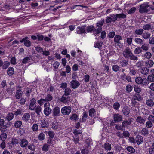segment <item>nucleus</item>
Returning a JSON list of instances; mask_svg holds the SVG:
<instances>
[{"mask_svg": "<svg viewBox=\"0 0 154 154\" xmlns=\"http://www.w3.org/2000/svg\"><path fill=\"white\" fill-rule=\"evenodd\" d=\"M124 57L127 59L129 58L130 60H138L137 57L134 55L128 47H127L123 52Z\"/></svg>", "mask_w": 154, "mask_h": 154, "instance_id": "nucleus-1", "label": "nucleus"}, {"mask_svg": "<svg viewBox=\"0 0 154 154\" xmlns=\"http://www.w3.org/2000/svg\"><path fill=\"white\" fill-rule=\"evenodd\" d=\"M149 5L148 3L146 2L140 5L139 12L140 13L147 12L149 11Z\"/></svg>", "mask_w": 154, "mask_h": 154, "instance_id": "nucleus-2", "label": "nucleus"}, {"mask_svg": "<svg viewBox=\"0 0 154 154\" xmlns=\"http://www.w3.org/2000/svg\"><path fill=\"white\" fill-rule=\"evenodd\" d=\"M135 82L138 84L146 86L148 84V80L146 78H142L141 77H137L135 79Z\"/></svg>", "mask_w": 154, "mask_h": 154, "instance_id": "nucleus-3", "label": "nucleus"}, {"mask_svg": "<svg viewBox=\"0 0 154 154\" xmlns=\"http://www.w3.org/2000/svg\"><path fill=\"white\" fill-rule=\"evenodd\" d=\"M50 104L49 102H46L44 104V113L46 116L49 115L52 112V109L50 107Z\"/></svg>", "mask_w": 154, "mask_h": 154, "instance_id": "nucleus-4", "label": "nucleus"}, {"mask_svg": "<svg viewBox=\"0 0 154 154\" xmlns=\"http://www.w3.org/2000/svg\"><path fill=\"white\" fill-rule=\"evenodd\" d=\"M61 111L63 114L68 115L71 113V108L69 106H66L61 109Z\"/></svg>", "mask_w": 154, "mask_h": 154, "instance_id": "nucleus-5", "label": "nucleus"}, {"mask_svg": "<svg viewBox=\"0 0 154 154\" xmlns=\"http://www.w3.org/2000/svg\"><path fill=\"white\" fill-rule=\"evenodd\" d=\"M132 118L129 117L127 119L124 120L122 123V127L124 128H128V126L131 125L132 122Z\"/></svg>", "mask_w": 154, "mask_h": 154, "instance_id": "nucleus-6", "label": "nucleus"}, {"mask_svg": "<svg viewBox=\"0 0 154 154\" xmlns=\"http://www.w3.org/2000/svg\"><path fill=\"white\" fill-rule=\"evenodd\" d=\"M70 84L71 87L73 89L76 88L80 85L79 82L75 79L72 80L70 82Z\"/></svg>", "mask_w": 154, "mask_h": 154, "instance_id": "nucleus-7", "label": "nucleus"}, {"mask_svg": "<svg viewBox=\"0 0 154 154\" xmlns=\"http://www.w3.org/2000/svg\"><path fill=\"white\" fill-rule=\"evenodd\" d=\"M53 116L54 117L60 115V109L58 107H55L53 109Z\"/></svg>", "mask_w": 154, "mask_h": 154, "instance_id": "nucleus-8", "label": "nucleus"}, {"mask_svg": "<svg viewBox=\"0 0 154 154\" xmlns=\"http://www.w3.org/2000/svg\"><path fill=\"white\" fill-rule=\"evenodd\" d=\"M70 100V97L69 96L63 95L60 99V101L63 103H66L69 102Z\"/></svg>", "mask_w": 154, "mask_h": 154, "instance_id": "nucleus-9", "label": "nucleus"}, {"mask_svg": "<svg viewBox=\"0 0 154 154\" xmlns=\"http://www.w3.org/2000/svg\"><path fill=\"white\" fill-rule=\"evenodd\" d=\"M85 27L83 26H78L76 29L77 33L79 34H82L85 33Z\"/></svg>", "mask_w": 154, "mask_h": 154, "instance_id": "nucleus-10", "label": "nucleus"}, {"mask_svg": "<svg viewBox=\"0 0 154 154\" xmlns=\"http://www.w3.org/2000/svg\"><path fill=\"white\" fill-rule=\"evenodd\" d=\"M29 109L31 110H34L36 107L35 104L36 103V100L34 98H32L30 101Z\"/></svg>", "mask_w": 154, "mask_h": 154, "instance_id": "nucleus-11", "label": "nucleus"}, {"mask_svg": "<svg viewBox=\"0 0 154 154\" xmlns=\"http://www.w3.org/2000/svg\"><path fill=\"white\" fill-rule=\"evenodd\" d=\"M146 120L141 116H138L136 119L135 122L140 124H144Z\"/></svg>", "mask_w": 154, "mask_h": 154, "instance_id": "nucleus-12", "label": "nucleus"}, {"mask_svg": "<svg viewBox=\"0 0 154 154\" xmlns=\"http://www.w3.org/2000/svg\"><path fill=\"white\" fill-rule=\"evenodd\" d=\"M114 120L115 122L121 121L122 119V116L119 114H115L113 116Z\"/></svg>", "mask_w": 154, "mask_h": 154, "instance_id": "nucleus-13", "label": "nucleus"}, {"mask_svg": "<svg viewBox=\"0 0 154 154\" xmlns=\"http://www.w3.org/2000/svg\"><path fill=\"white\" fill-rule=\"evenodd\" d=\"M20 145L22 147H25L27 146L28 144V141L26 139L20 140Z\"/></svg>", "mask_w": 154, "mask_h": 154, "instance_id": "nucleus-14", "label": "nucleus"}, {"mask_svg": "<svg viewBox=\"0 0 154 154\" xmlns=\"http://www.w3.org/2000/svg\"><path fill=\"white\" fill-rule=\"evenodd\" d=\"M154 64V62L151 60H148L145 63V66L149 68L152 67Z\"/></svg>", "mask_w": 154, "mask_h": 154, "instance_id": "nucleus-15", "label": "nucleus"}, {"mask_svg": "<svg viewBox=\"0 0 154 154\" xmlns=\"http://www.w3.org/2000/svg\"><path fill=\"white\" fill-rule=\"evenodd\" d=\"M130 108L128 106H125L123 108L122 110V112L124 115L126 116L128 115L130 112Z\"/></svg>", "mask_w": 154, "mask_h": 154, "instance_id": "nucleus-16", "label": "nucleus"}, {"mask_svg": "<svg viewBox=\"0 0 154 154\" xmlns=\"http://www.w3.org/2000/svg\"><path fill=\"white\" fill-rule=\"evenodd\" d=\"M149 72V69L147 67L142 68L140 70L141 73L144 75H146L148 74Z\"/></svg>", "mask_w": 154, "mask_h": 154, "instance_id": "nucleus-17", "label": "nucleus"}, {"mask_svg": "<svg viewBox=\"0 0 154 154\" xmlns=\"http://www.w3.org/2000/svg\"><path fill=\"white\" fill-rule=\"evenodd\" d=\"M30 117V114L29 113H26L23 116L22 119L24 121L27 122L29 120Z\"/></svg>", "mask_w": 154, "mask_h": 154, "instance_id": "nucleus-18", "label": "nucleus"}, {"mask_svg": "<svg viewBox=\"0 0 154 154\" xmlns=\"http://www.w3.org/2000/svg\"><path fill=\"white\" fill-rule=\"evenodd\" d=\"M34 110L35 111V112L38 116H39L42 113V108L39 105L37 106L35 108Z\"/></svg>", "mask_w": 154, "mask_h": 154, "instance_id": "nucleus-19", "label": "nucleus"}, {"mask_svg": "<svg viewBox=\"0 0 154 154\" xmlns=\"http://www.w3.org/2000/svg\"><path fill=\"white\" fill-rule=\"evenodd\" d=\"M140 133L141 134L146 136L148 135L149 134V131L146 128H142V130L140 131Z\"/></svg>", "mask_w": 154, "mask_h": 154, "instance_id": "nucleus-20", "label": "nucleus"}, {"mask_svg": "<svg viewBox=\"0 0 154 154\" xmlns=\"http://www.w3.org/2000/svg\"><path fill=\"white\" fill-rule=\"evenodd\" d=\"M22 91L20 89L17 90L15 94V97L17 99H19L22 96Z\"/></svg>", "mask_w": 154, "mask_h": 154, "instance_id": "nucleus-21", "label": "nucleus"}, {"mask_svg": "<svg viewBox=\"0 0 154 154\" xmlns=\"http://www.w3.org/2000/svg\"><path fill=\"white\" fill-rule=\"evenodd\" d=\"M135 140L138 144H140L143 141V137L140 135L137 136Z\"/></svg>", "mask_w": 154, "mask_h": 154, "instance_id": "nucleus-22", "label": "nucleus"}, {"mask_svg": "<svg viewBox=\"0 0 154 154\" xmlns=\"http://www.w3.org/2000/svg\"><path fill=\"white\" fill-rule=\"evenodd\" d=\"M146 103L147 106L150 107H153L154 105V102L150 99L147 100L146 101Z\"/></svg>", "mask_w": 154, "mask_h": 154, "instance_id": "nucleus-23", "label": "nucleus"}, {"mask_svg": "<svg viewBox=\"0 0 154 154\" xmlns=\"http://www.w3.org/2000/svg\"><path fill=\"white\" fill-rule=\"evenodd\" d=\"M78 119V116L75 113L72 114L70 117V119L71 120L75 121H77Z\"/></svg>", "mask_w": 154, "mask_h": 154, "instance_id": "nucleus-24", "label": "nucleus"}, {"mask_svg": "<svg viewBox=\"0 0 154 154\" xmlns=\"http://www.w3.org/2000/svg\"><path fill=\"white\" fill-rule=\"evenodd\" d=\"M104 148L107 151H110L111 149V146L109 143H106L104 144Z\"/></svg>", "mask_w": 154, "mask_h": 154, "instance_id": "nucleus-25", "label": "nucleus"}, {"mask_svg": "<svg viewBox=\"0 0 154 154\" xmlns=\"http://www.w3.org/2000/svg\"><path fill=\"white\" fill-rule=\"evenodd\" d=\"M143 57L147 59H150L152 57L151 53L149 52H146L142 56Z\"/></svg>", "mask_w": 154, "mask_h": 154, "instance_id": "nucleus-26", "label": "nucleus"}, {"mask_svg": "<svg viewBox=\"0 0 154 154\" xmlns=\"http://www.w3.org/2000/svg\"><path fill=\"white\" fill-rule=\"evenodd\" d=\"M22 124V123L21 121L18 120L14 123V126L16 128H20Z\"/></svg>", "mask_w": 154, "mask_h": 154, "instance_id": "nucleus-27", "label": "nucleus"}, {"mask_svg": "<svg viewBox=\"0 0 154 154\" xmlns=\"http://www.w3.org/2000/svg\"><path fill=\"white\" fill-rule=\"evenodd\" d=\"M122 39V37L120 35H116L114 38V41L115 42L119 43V41Z\"/></svg>", "mask_w": 154, "mask_h": 154, "instance_id": "nucleus-28", "label": "nucleus"}, {"mask_svg": "<svg viewBox=\"0 0 154 154\" xmlns=\"http://www.w3.org/2000/svg\"><path fill=\"white\" fill-rule=\"evenodd\" d=\"M151 36V34L148 32H146L143 34L142 37L144 39H147L149 38Z\"/></svg>", "mask_w": 154, "mask_h": 154, "instance_id": "nucleus-29", "label": "nucleus"}, {"mask_svg": "<svg viewBox=\"0 0 154 154\" xmlns=\"http://www.w3.org/2000/svg\"><path fill=\"white\" fill-rule=\"evenodd\" d=\"M7 135L6 133H2L0 136V139L2 141H5L7 138Z\"/></svg>", "mask_w": 154, "mask_h": 154, "instance_id": "nucleus-30", "label": "nucleus"}, {"mask_svg": "<svg viewBox=\"0 0 154 154\" xmlns=\"http://www.w3.org/2000/svg\"><path fill=\"white\" fill-rule=\"evenodd\" d=\"M53 98V97L51 95L48 94L44 99L46 102H48L51 101Z\"/></svg>", "mask_w": 154, "mask_h": 154, "instance_id": "nucleus-31", "label": "nucleus"}, {"mask_svg": "<svg viewBox=\"0 0 154 154\" xmlns=\"http://www.w3.org/2000/svg\"><path fill=\"white\" fill-rule=\"evenodd\" d=\"M14 69L12 67H9L7 70V73L9 75H12L14 73Z\"/></svg>", "mask_w": 154, "mask_h": 154, "instance_id": "nucleus-32", "label": "nucleus"}, {"mask_svg": "<svg viewBox=\"0 0 154 154\" xmlns=\"http://www.w3.org/2000/svg\"><path fill=\"white\" fill-rule=\"evenodd\" d=\"M145 126L146 127L150 128L152 127L153 126V124L151 120H148L146 123Z\"/></svg>", "mask_w": 154, "mask_h": 154, "instance_id": "nucleus-33", "label": "nucleus"}, {"mask_svg": "<svg viewBox=\"0 0 154 154\" xmlns=\"http://www.w3.org/2000/svg\"><path fill=\"white\" fill-rule=\"evenodd\" d=\"M71 92L72 91L70 88H67L65 89L64 94L63 95L68 96L70 94Z\"/></svg>", "mask_w": 154, "mask_h": 154, "instance_id": "nucleus-34", "label": "nucleus"}, {"mask_svg": "<svg viewBox=\"0 0 154 154\" xmlns=\"http://www.w3.org/2000/svg\"><path fill=\"white\" fill-rule=\"evenodd\" d=\"M147 80H148V82L149 83V82H154V75H149L147 78Z\"/></svg>", "mask_w": 154, "mask_h": 154, "instance_id": "nucleus-35", "label": "nucleus"}, {"mask_svg": "<svg viewBox=\"0 0 154 154\" xmlns=\"http://www.w3.org/2000/svg\"><path fill=\"white\" fill-rule=\"evenodd\" d=\"M41 127L43 128L47 127L48 126V124L47 122L46 121H41Z\"/></svg>", "mask_w": 154, "mask_h": 154, "instance_id": "nucleus-36", "label": "nucleus"}, {"mask_svg": "<svg viewBox=\"0 0 154 154\" xmlns=\"http://www.w3.org/2000/svg\"><path fill=\"white\" fill-rule=\"evenodd\" d=\"M14 117V114L12 113H9L7 116L6 118L9 121L13 119Z\"/></svg>", "mask_w": 154, "mask_h": 154, "instance_id": "nucleus-37", "label": "nucleus"}, {"mask_svg": "<svg viewBox=\"0 0 154 154\" xmlns=\"http://www.w3.org/2000/svg\"><path fill=\"white\" fill-rule=\"evenodd\" d=\"M144 30L142 29H137L135 31V33L137 35H142Z\"/></svg>", "mask_w": 154, "mask_h": 154, "instance_id": "nucleus-38", "label": "nucleus"}, {"mask_svg": "<svg viewBox=\"0 0 154 154\" xmlns=\"http://www.w3.org/2000/svg\"><path fill=\"white\" fill-rule=\"evenodd\" d=\"M134 89L135 92L138 94L140 93L141 91V88L140 86L138 85L134 86Z\"/></svg>", "mask_w": 154, "mask_h": 154, "instance_id": "nucleus-39", "label": "nucleus"}, {"mask_svg": "<svg viewBox=\"0 0 154 154\" xmlns=\"http://www.w3.org/2000/svg\"><path fill=\"white\" fill-rule=\"evenodd\" d=\"M133 99L134 100L140 101L141 100V97L140 94H136L133 96Z\"/></svg>", "mask_w": 154, "mask_h": 154, "instance_id": "nucleus-40", "label": "nucleus"}, {"mask_svg": "<svg viewBox=\"0 0 154 154\" xmlns=\"http://www.w3.org/2000/svg\"><path fill=\"white\" fill-rule=\"evenodd\" d=\"M127 150L131 153H134L135 152V149L132 146H128L126 148Z\"/></svg>", "mask_w": 154, "mask_h": 154, "instance_id": "nucleus-41", "label": "nucleus"}, {"mask_svg": "<svg viewBox=\"0 0 154 154\" xmlns=\"http://www.w3.org/2000/svg\"><path fill=\"white\" fill-rule=\"evenodd\" d=\"M142 51L140 47H138L136 48L134 51V53L136 54H138Z\"/></svg>", "mask_w": 154, "mask_h": 154, "instance_id": "nucleus-42", "label": "nucleus"}, {"mask_svg": "<svg viewBox=\"0 0 154 154\" xmlns=\"http://www.w3.org/2000/svg\"><path fill=\"white\" fill-rule=\"evenodd\" d=\"M90 150L88 148L82 149L81 150V152L82 154H88L89 153Z\"/></svg>", "mask_w": 154, "mask_h": 154, "instance_id": "nucleus-43", "label": "nucleus"}, {"mask_svg": "<svg viewBox=\"0 0 154 154\" xmlns=\"http://www.w3.org/2000/svg\"><path fill=\"white\" fill-rule=\"evenodd\" d=\"M104 23V19H101L100 20L98 21L97 23V27H102V25Z\"/></svg>", "mask_w": 154, "mask_h": 154, "instance_id": "nucleus-44", "label": "nucleus"}, {"mask_svg": "<svg viewBox=\"0 0 154 154\" xmlns=\"http://www.w3.org/2000/svg\"><path fill=\"white\" fill-rule=\"evenodd\" d=\"M151 26L150 24H146L143 27V29L145 30H149L151 28Z\"/></svg>", "mask_w": 154, "mask_h": 154, "instance_id": "nucleus-45", "label": "nucleus"}, {"mask_svg": "<svg viewBox=\"0 0 154 154\" xmlns=\"http://www.w3.org/2000/svg\"><path fill=\"white\" fill-rule=\"evenodd\" d=\"M134 41L136 43L140 45L143 44L144 42L143 40L139 38H136Z\"/></svg>", "mask_w": 154, "mask_h": 154, "instance_id": "nucleus-46", "label": "nucleus"}, {"mask_svg": "<svg viewBox=\"0 0 154 154\" xmlns=\"http://www.w3.org/2000/svg\"><path fill=\"white\" fill-rule=\"evenodd\" d=\"M112 21L113 22L116 21L117 19L116 14H113L110 15Z\"/></svg>", "mask_w": 154, "mask_h": 154, "instance_id": "nucleus-47", "label": "nucleus"}, {"mask_svg": "<svg viewBox=\"0 0 154 154\" xmlns=\"http://www.w3.org/2000/svg\"><path fill=\"white\" fill-rule=\"evenodd\" d=\"M121 66L122 67L126 66L128 64V61L126 60H123L120 62Z\"/></svg>", "mask_w": 154, "mask_h": 154, "instance_id": "nucleus-48", "label": "nucleus"}, {"mask_svg": "<svg viewBox=\"0 0 154 154\" xmlns=\"http://www.w3.org/2000/svg\"><path fill=\"white\" fill-rule=\"evenodd\" d=\"M9 65V63L8 62L5 61L4 62H3V64L2 66L3 69H6L8 67Z\"/></svg>", "mask_w": 154, "mask_h": 154, "instance_id": "nucleus-49", "label": "nucleus"}, {"mask_svg": "<svg viewBox=\"0 0 154 154\" xmlns=\"http://www.w3.org/2000/svg\"><path fill=\"white\" fill-rule=\"evenodd\" d=\"M45 135L42 132L38 136V139L39 140L42 141L45 139Z\"/></svg>", "mask_w": 154, "mask_h": 154, "instance_id": "nucleus-50", "label": "nucleus"}, {"mask_svg": "<svg viewBox=\"0 0 154 154\" xmlns=\"http://www.w3.org/2000/svg\"><path fill=\"white\" fill-rule=\"evenodd\" d=\"M120 68V67L117 65H114L112 66V69L116 72L118 71Z\"/></svg>", "mask_w": 154, "mask_h": 154, "instance_id": "nucleus-51", "label": "nucleus"}, {"mask_svg": "<svg viewBox=\"0 0 154 154\" xmlns=\"http://www.w3.org/2000/svg\"><path fill=\"white\" fill-rule=\"evenodd\" d=\"M102 43H100L99 42H97L94 44V47L100 49L102 46Z\"/></svg>", "mask_w": 154, "mask_h": 154, "instance_id": "nucleus-52", "label": "nucleus"}, {"mask_svg": "<svg viewBox=\"0 0 154 154\" xmlns=\"http://www.w3.org/2000/svg\"><path fill=\"white\" fill-rule=\"evenodd\" d=\"M133 87L130 85H128L126 87V90L128 93L130 92L132 90Z\"/></svg>", "mask_w": 154, "mask_h": 154, "instance_id": "nucleus-53", "label": "nucleus"}, {"mask_svg": "<svg viewBox=\"0 0 154 154\" xmlns=\"http://www.w3.org/2000/svg\"><path fill=\"white\" fill-rule=\"evenodd\" d=\"M117 18H122V19H124L126 18V15L125 14H124L123 13L116 14Z\"/></svg>", "mask_w": 154, "mask_h": 154, "instance_id": "nucleus-54", "label": "nucleus"}, {"mask_svg": "<svg viewBox=\"0 0 154 154\" xmlns=\"http://www.w3.org/2000/svg\"><path fill=\"white\" fill-rule=\"evenodd\" d=\"M86 30L88 32H89L93 31L94 32V28L93 26H90L86 28Z\"/></svg>", "mask_w": 154, "mask_h": 154, "instance_id": "nucleus-55", "label": "nucleus"}, {"mask_svg": "<svg viewBox=\"0 0 154 154\" xmlns=\"http://www.w3.org/2000/svg\"><path fill=\"white\" fill-rule=\"evenodd\" d=\"M98 28L97 29L94 28V32H95V33L98 34L101 32L102 31V27H98Z\"/></svg>", "mask_w": 154, "mask_h": 154, "instance_id": "nucleus-56", "label": "nucleus"}, {"mask_svg": "<svg viewBox=\"0 0 154 154\" xmlns=\"http://www.w3.org/2000/svg\"><path fill=\"white\" fill-rule=\"evenodd\" d=\"M14 114L16 116L20 115L22 113V110L20 109H18L17 111L14 112Z\"/></svg>", "mask_w": 154, "mask_h": 154, "instance_id": "nucleus-57", "label": "nucleus"}, {"mask_svg": "<svg viewBox=\"0 0 154 154\" xmlns=\"http://www.w3.org/2000/svg\"><path fill=\"white\" fill-rule=\"evenodd\" d=\"M60 65V63L57 61L54 62L53 63V66L54 69H57L58 68Z\"/></svg>", "mask_w": 154, "mask_h": 154, "instance_id": "nucleus-58", "label": "nucleus"}, {"mask_svg": "<svg viewBox=\"0 0 154 154\" xmlns=\"http://www.w3.org/2000/svg\"><path fill=\"white\" fill-rule=\"evenodd\" d=\"M26 100V98L21 97L19 103L20 105H24Z\"/></svg>", "mask_w": 154, "mask_h": 154, "instance_id": "nucleus-59", "label": "nucleus"}, {"mask_svg": "<svg viewBox=\"0 0 154 154\" xmlns=\"http://www.w3.org/2000/svg\"><path fill=\"white\" fill-rule=\"evenodd\" d=\"M30 60V58L28 57H26L23 59L22 61V62L23 64H26L27 63L28 61Z\"/></svg>", "mask_w": 154, "mask_h": 154, "instance_id": "nucleus-60", "label": "nucleus"}, {"mask_svg": "<svg viewBox=\"0 0 154 154\" xmlns=\"http://www.w3.org/2000/svg\"><path fill=\"white\" fill-rule=\"evenodd\" d=\"M143 62L142 61H139L136 63V66L139 68H140L143 66Z\"/></svg>", "mask_w": 154, "mask_h": 154, "instance_id": "nucleus-61", "label": "nucleus"}, {"mask_svg": "<svg viewBox=\"0 0 154 154\" xmlns=\"http://www.w3.org/2000/svg\"><path fill=\"white\" fill-rule=\"evenodd\" d=\"M95 111L94 109H90L89 111V115L90 116L92 117L94 116V113Z\"/></svg>", "mask_w": 154, "mask_h": 154, "instance_id": "nucleus-62", "label": "nucleus"}, {"mask_svg": "<svg viewBox=\"0 0 154 154\" xmlns=\"http://www.w3.org/2000/svg\"><path fill=\"white\" fill-rule=\"evenodd\" d=\"M49 147V145H48L47 144H45L43 146L42 150L44 151H47L48 150Z\"/></svg>", "mask_w": 154, "mask_h": 154, "instance_id": "nucleus-63", "label": "nucleus"}, {"mask_svg": "<svg viewBox=\"0 0 154 154\" xmlns=\"http://www.w3.org/2000/svg\"><path fill=\"white\" fill-rule=\"evenodd\" d=\"M32 130L33 131H37L38 129V125L36 124H34L32 127Z\"/></svg>", "mask_w": 154, "mask_h": 154, "instance_id": "nucleus-64", "label": "nucleus"}]
</instances>
